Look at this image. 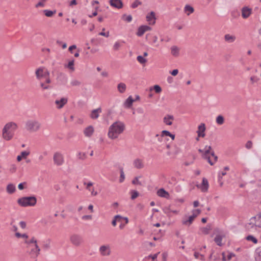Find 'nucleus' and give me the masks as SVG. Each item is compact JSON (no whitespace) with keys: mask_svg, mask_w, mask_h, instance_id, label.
<instances>
[{"mask_svg":"<svg viewBox=\"0 0 261 261\" xmlns=\"http://www.w3.org/2000/svg\"><path fill=\"white\" fill-rule=\"evenodd\" d=\"M257 227L258 226L256 225L254 219L252 218L250 219L249 222L245 225L246 229L250 232H253L256 231Z\"/></svg>","mask_w":261,"mask_h":261,"instance_id":"obj_6","label":"nucleus"},{"mask_svg":"<svg viewBox=\"0 0 261 261\" xmlns=\"http://www.w3.org/2000/svg\"><path fill=\"white\" fill-rule=\"evenodd\" d=\"M19 225H20V227H21L22 228H23V229L25 228V227H26V223H25V222H24V221H21V222L19 223Z\"/></svg>","mask_w":261,"mask_h":261,"instance_id":"obj_54","label":"nucleus"},{"mask_svg":"<svg viewBox=\"0 0 261 261\" xmlns=\"http://www.w3.org/2000/svg\"><path fill=\"white\" fill-rule=\"evenodd\" d=\"M152 89L156 93H160L162 92V88L159 85H155L152 86Z\"/></svg>","mask_w":261,"mask_h":261,"instance_id":"obj_38","label":"nucleus"},{"mask_svg":"<svg viewBox=\"0 0 261 261\" xmlns=\"http://www.w3.org/2000/svg\"><path fill=\"white\" fill-rule=\"evenodd\" d=\"M173 120L174 117L172 115H167L163 118V122L167 125H171Z\"/></svg>","mask_w":261,"mask_h":261,"instance_id":"obj_21","label":"nucleus"},{"mask_svg":"<svg viewBox=\"0 0 261 261\" xmlns=\"http://www.w3.org/2000/svg\"><path fill=\"white\" fill-rule=\"evenodd\" d=\"M93 185V183L91 182H89L88 184H87V189H88L89 191H91L92 195H93L94 196L96 195L97 194V192H94V190H91L90 189V187Z\"/></svg>","mask_w":261,"mask_h":261,"instance_id":"obj_36","label":"nucleus"},{"mask_svg":"<svg viewBox=\"0 0 261 261\" xmlns=\"http://www.w3.org/2000/svg\"><path fill=\"white\" fill-rule=\"evenodd\" d=\"M41 123L36 120H29L25 123L27 130L30 132H36L41 128Z\"/></svg>","mask_w":261,"mask_h":261,"instance_id":"obj_4","label":"nucleus"},{"mask_svg":"<svg viewBox=\"0 0 261 261\" xmlns=\"http://www.w3.org/2000/svg\"><path fill=\"white\" fill-rule=\"evenodd\" d=\"M137 60L139 62H140L141 64H145L147 62V60L141 56H139L137 58Z\"/></svg>","mask_w":261,"mask_h":261,"instance_id":"obj_39","label":"nucleus"},{"mask_svg":"<svg viewBox=\"0 0 261 261\" xmlns=\"http://www.w3.org/2000/svg\"><path fill=\"white\" fill-rule=\"evenodd\" d=\"M17 125L13 122H10L6 123L2 129V138L6 141H10L13 138L14 134L12 130H15L17 128Z\"/></svg>","mask_w":261,"mask_h":261,"instance_id":"obj_2","label":"nucleus"},{"mask_svg":"<svg viewBox=\"0 0 261 261\" xmlns=\"http://www.w3.org/2000/svg\"><path fill=\"white\" fill-rule=\"evenodd\" d=\"M142 4V3L138 0H135V2L132 4V8H137L139 5H140Z\"/></svg>","mask_w":261,"mask_h":261,"instance_id":"obj_43","label":"nucleus"},{"mask_svg":"<svg viewBox=\"0 0 261 261\" xmlns=\"http://www.w3.org/2000/svg\"><path fill=\"white\" fill-rule=\"evenodd\" d=\"M24 243L25 244H31V243H34L35 244V248L37 249L36 256H37L39 254L40 251V249L39 248L38 245L37 244V240L35 239L34 237H33L29 241L25 240Z\"/></svg>","mask_w":261,"mask_h":261,"instance_id":"obj_16","label":"nucleus"},{"mask_svg":"<svg viewBox=\"0 0 261 261\" xmlns=\"http://www.w3.org/2000/svg\"><path fill=\"white\" fill-rule=\"evenodd\" d=\"M131 199L132 200H134L139 196V193L135 190H133L131 191Z\"/></svg>","mask_w":261,"mask_h":261,"instance_id":"obj_40","label":"nucleus"},{"mask_svg":"<svg viewBox=\"0 0 261 261\" xmlns=\"http://www.w3.org/2000/svg\"><path fill=\"white\" fill-rule=\"evenodd\" d=\"M171 54L173 56L177 57L179 54V49L177 47L173 46L171 47Z\"/></svg>","mask_w":261,"mask_h":261,"instance_id":"obj_32","label":"nucleus"},{"mask_svg":"<svg viewBox=\"0 0 261 261\" xmlns=\"http://www.w3.org/2000/svg\"><path fill=\"white\" fill-rule=\"evenodd\" d=\"M76 48V46L75 45H71L69 47V50L70 51V52H72V50L74 49H75Z\"/></svg>","mask_w":261,"mask_h":261,"instance_id":"obj_58","label":"nucleus"},{"mask_svg":"<svg viewBox=\"0 0 261 261\" xmlns=\"http://www.w3.org/2000/svg\"><path fill=\"white\" fill-rule=\"evenodd\" d=\"M40 86L43 90H47L50 88V86L44 83H41Z\"/></svg>","mask_w":261,"mask_h":261,"instance_id":"obj_44","label":"nucleus"},{"mask_svg":"<svg viewBox=\"0 0 261 261\" xmlns=\"http://www.w3.org/2000/svg\"><path fill=\"white\" fill-rule=\"evenodd\" d=\"M19 189L23 190L24 189L23 184L22 183L19 184L18 186Z\"/></svg>","mask_w":261,"mask_h":261,"instance_id":"obj_64","label":"nucleus"},{"mask_svg":"<svg viewBox=\"0 0 261 261\" xmlns=\"http://www.w3.org/2000/svg\"><path fill=\"white\" fill-rule=\"evenodd\" d=\"M151 28L147 25H141L138 28V32L137 33V35L138 36H142L144 33L147 31L151 30Z\"/></svg>","mask_w":261,"mask_h":261,"instance_id":"obj_12","label":"nucleus"},{"mask_svg":"<svg viewBox=\"0 0 261 261\" xmlns=\"http://www.w3.org/2000/svg\"><path fill=\"white\" fill-rule=\"evenodd\" d=\"M30 154V152L29 151H22L21 152V156L24 158V159H25L26 157L29 155Z\"/></svg>","mask_w":261,"mask_h":261,"instance_id":"obj_50","label":"nucleus"},{"mask_svg":"<svg viewBox=\"0 0 261 261\" xmlns=\"http://www.w3.org/2000/svg\"><path fill=\"white\" fill-rule=\"evenodd\" d=\"M216 122L219 125H222L224 122V118L222 115H219L216 118Z\"/></svg>","mask_w":261,"mask_h":261,"instance_id":"obj_34","label":"nucleus"},{"mask_svg":"<svg viewBox=\"0 0 261 261\" xmlns=\"http://www.w3.org/2000/svg\"><path fill=\"white\" fill-rule=\"evenodd\" d=\"M170 73L173 76H176L178 73V70L177 69H174L172 70Z\"/></svg>","mask_w":261,"mask_h":261,"instance_id":"obj_53","label":"nucleus"},{"mask_svg":"<svg viewBox=\"0 0 261 261\" xmlns=\"http://www.w3.org/2000/svg\"><path fill=\"white\" fill-rule=\"evenodd\" d=\"M252 218L254 219L256 225L258 226V228H261V213L257 214Z\"/></svg>","mask_w":261,"mask_h":261,"instance_id":"obj_24","label":"nucleus"},{"mask_svg":"<svg viewBox=\"0 0 261 261\" xmlns=\"http://www.w3.org/2000/svg\"><path fill=\"white\" fill-rule=\"evenodd\" d=\"M124 178H125L124 173L123 169H121L120 170V179H119L120 182H123Z\"/></svg>","mask_w":261,"mask_h":261,"instance_id":"obj_45","label":"nucleus"},{"mask_svg":"<svg viewBox=\"0 0 261 261\" xmlns=\"http://www.w3.org/2000/svg\"><path fill=\"white\" fill-rule=\"evenodd\" d=\"M6 190L8 193L12 194L15 191L16 188L13 184H10L7 185Z\"/></svg>","mask_w":261,"mask_h":261,"instance_id":"obj_27","label":"nucleus"},{"mask_svg":"<svg viewBox=\"0 0 261 261\" xmlns=\"http://www.w3.org/2000/svg\"><path fill=\"white\" fill-rule=\"evenodd\" d=\"M195 218V216H191L189 217L188 219L187 220H183L182 221V224L185 225H188L189 226L193 221L194 219Z\"/></svg>","mask_w":261,"mask_h":261,"instance_id":"obj_25","label":"nucleus"},{"mask_svg":"<svg viewBox=\"0 0 261 261\" xmlns=\"http://www.w3.org/2000/svg\"><path fill=\"white\" fill-rule=\"evenodd\" d=\"M101 112V108L93 110L91 113L90 117L92 119H97L99 116V113Z\"/></svg>","mask_w":261,"mask_h":261,"instance_id":"obj_22","label":"nucleus"},{"mask_svg":"<svg viewBox=\"0 0 261 261\" xmlns=\"http://www.w3.org/2000/svg\"><path fill=\"white\" fill-rule=\"evenodd\" d=\"M71 84L73 86H79L81 84V83L77 80H74L71 82Z\"/></svg>","mask_w":261,"mask_h":261,"instance_id":"obj_48","label":"nucleus"},{"mask_svg":"<svg viewBox=\"0 0 261 261\" xmlns=\"http://www.w3.org/2000/svg\"><path fill=\"white\" fill-rule=\"evenodd\" d=\"M110 4L113 7L121 9L123 7V3L121 0H110Z\"/></svg>","mask_w":261,"mask_h":261,"instance_id":"obj_10","label":"nucleus"},{"mask_svg":"<svg viewBox=\"0 0 261 261\" xmlns=\"http://www.w3.org/2000/svg\"><path fill=\"white\" fill-rule=\"evenodd\" d=\"M54 164L57 166H62L64 163L63 155L59 152H56L53 155Z\"/></svg>","mask_w":261,"mask_h":261,"instance_id":"obj_5","label":"nucleus"},{"mask_svg":"<svg viewBox=\"0 0 261 261\" xmlns=\"http://www.w3.org/2000/svg\"><path fill=\"white\" fill-rule=\"evenodd\" d=\"M133 165L137 169H141L144 168V165L143 160L140 159H136L133 162Z\"/></svg>","mask_w":261,"mask_h":261,"instance_id":"obj_14","label":"nucleus"},{"mask_svg":"<svg viewBox=\"0 0 261 261\" xmlns=\"http://www.w3.org/2000/svg\"><path fill=\"white\" fill-rule=\"evenodd\" d=\"M94 129L93 126L90 125L84 130V134L87 137L90 138L93 134Z\"/></svg>","mask_w":261,"mask_h":261,"instance_id":"obj_13","label":"nucleus"},{"mask_svg":"<svg viewBox=\"0 0 261 261\" xmlns=\"http://www.w3.org/2000/svg\"><path fill=\"white\" fill-rule=\"evenodd\" d=\"M17 202L23 207L33 206L36 204L37 199L35 196L23 197L18 199Z\"/></svg>","mask_w":261,"mask_h":261,"instance_id":"obj_3","label":"nucleus"},{"mask_svg":"<svg viewBox=\"0 0 261 261\" xmlns=\"http://www.w3.org/2000/svg\"><path fill=\"white\" fill-rule=\"evenodd\" d=\"M211 229V228L210 225H207L206 227L202 228L201 229V231L203 233L207 234L209 233V230Z\"/></svg>","mask_w":261,"mask_h":261,"instance_id":"obj_42","label":"nucleus"},{"mask_svg":"<svg viewBox=\"0 0 261 261\" xmlns=\"http://www.w3.org/2000/svg\"><path fill=\"white\" fill-rule=\"evenodd\" d=\"M35 74L38 80H40L41 78L44 76V71L43 68H39L37 69L35 71Z\"/></svg>","mask_w":261,"mask_h":261,"instance_id":"obj_23","label":"nucleus"},{"mask_svg":"<svg viewBox=\"0 0 261 261\" xmlns=\"http://www.w3.org/2000/svg\"><path fill=\"white\" fill-rule=\"evenodd\" d=\"M167 257V253H163L162 254L163 261H166Z\"/></svg>","mask_w":261,"mask_h":261,"instance_id":"obj_57","label":"nucleus"},{"mask_svg":"<svg viewBox=\"0 0 261 261\" xmlns=\"http://www.w3.org/2000/svg\"><path fill=\"white\" fill-rule=\"evenodd\" d=\"M184 11L185 13L188 12V13H187V15L189 16L190 14V13H192L194 12V9L192 6L187 5L185 7Z\"/></svg>","mask_w":261,"mask_h":261,"instance_id":"obj_31","label":"nucleus"},{"mask_svg":"<svg viewBox=\"0 0 261 261\" xmlns=\"http://www.w3.org/2000/svg\"><path fill=\"white\" fill-rule=\"evenodd\" d=\"M45 15L47 17H51L56 12V11H50L48 10H45L43 11Z\"/></svg>","mask_w":261,"mask_h":261,"instance_id":"obj_35","label":"nucleus"},{"mask_svg":"<svg viewBox=\"0 0 261 261\" xmlns=\"http://www.w3.org/2000/svg\"><path fill=\"white\" fill-rule=\"evenodd\" d=\"M114 217L115 219L117 220V221H120L121 219H123V217L120 215H116Z\"/></svg>","mask_w":261,"mask_h":261,"instance_id":"obj_56","label":"nucleus"},{"mask_svg":"<svg viewBox=\"0 0 261 261\" xmlns=\"http://www.w3.org/2000/svg\"><path fill=\"white\" fill-rule=\"evenodd\" d=\"M126 89V85L123 83H120L117 85V89L118 91L120 93H124Z\"/></svg>","mask_w":261,"mask_h":261,"instance_id":"obj_26","label":"nucleus"},{"mask_svg":"<svg viewBox=\"0 0 261 261\" xmlns=\"http://www.w3.org/2000/svg\"><path fill=\"white\" fill-rule=\"evenodd\" d=\"M252 144H252V141H248L247 142V143H246V144L245 145V147H246V148L249 149L252 148Z\"/></svg>","mask_w":261,"mask_h":261,"instance_id":"obj_49","label":"nucleus"},{"mask_svg":"<svg viewBox=\"0 0 261 261\" xmlns=\"http://www.w3.org/2000/svg\"><path fill=\"white\" fill-rule=\"evenodd\" d=\"M117 221V219H115V217L113 218V220L112 221V224L113 226H115L116 225V222Z\"/></svg>","mask_w":261,"mask_h":261,"instance_id":"obj_59","label":"nucleus"},{"mask_svg":"<svg viewBox=\"0 0 261 261\" xmlns=\"http://www.w3.org/2000/svg\"><path fill=\"white\" fill-rule=\"evenodd\" d=\"M233 256H234V254L233 253H229L227 256L228 260H230Z\"/></svg>","mask_w":261,"mask_h":261,"instance_id":"obj_63","label":"nucleus"},{"mask_svg":"<svg viewBox=\"0 0 261 261\" xmlns=\"http://www.w3.org/2000/svg\"><path fill=\"white\" fill-rule=\"evenodd\" d=\"M157 195L161 197H164L166 198H169V194L168 192L166 191L164 189L161 188L160 189L157 191Z\"/></svg>","mask_w":261,"mask_h":261,"instance_id":"obj_20","label":"nucleus"},{"mask_svg":"<svg viewBox=\"0 0 261 261\" xmlns=\"http://www.w3.org/2000/svg\"><path fill=\"white\" fill-rule=\"evenodd\" d=\"M99 35L108 37L109 36V32H108L107 33H105V32H102L100 33Z\"/></svg>","mask_w":261,"mask_h":261,"instance_id":"obj_52","label":"nucleus"},{"mask_svg":"<svg viewBox=\"0 0 261 261\" xmlns=\"http://www.w3.org/2000/svg\"><path fill=\"white\" fill-rule=\"evenodd\" d=\"M120 43L119 42H116L113 45V49L115 50H117L120 48Z\"/></svg>","mask_w":261,"mask_h":261,"instance_id":"obj_47","label":"nucleus"},{"mask_svg":"<svg viewBox=\"0 0 261 261\" xmlns=\"http://www.w3.org/2000/svg\"><path fill=\"white\" fill-rule=\"evenodd\" d=\"M140 177H136L134 178V179L132 180V184L134 185H141V183L139 181V178Z\"/></svg>","mask_w":261,"mask_h":261,"instance_id":"obj_46","label":"nucleus"},{"mask_svg":"<svg viewBox=\"0 0 261 261\" xmlns=\"http://www.w3.org/2000/svg\"><path fill=\"white\" fill-rule=\"evenodd\" d=\"M161 137L164 136H169L171 138L172 140H173L175 139V135L173 134H172L168 130H163L161 133Z\"/></svg>","mask_w":261,"mask_h":261,"instance_id":"obj_29","label":"nucleus"},{"mask_svg":"<svg viewBox=\"0 0 261 261\" xmlns=\"http://www.w3.org/2000/svg\"><path fill=\"white\" fill-rule=\"evenodd\" d=\"M205 129V126L204 123H201L198 126V130L197 132L198 137H204L205 136L204 132Z\"/></svg>","mask_w":261,"mask_h":261,"instance_id":"obj_19","label":"nucleus"},{"mask_svg":"<svg viewBox=\"0 0 261 261\" xmlns=\"http://www.w3.org/2000/svg\"><path fill=\"white\" fill-rule=\"evenodd\" d=\"M135 101V100L133 99L131 96H129L128 98L125 100L124 105L127 108H130L132 106L133 103Z\"/></svg>","mask_w":261,"mask_h":261,"instance_id":"obj_28","label":"nucleus"},{"mask_svg":"<svg viewBox=\"0 0 261 261\" xmlns=\"http://www.w3.org/2000/svg\"><path fill=\"white\" fill-rule=\"evenodd\" d=\"M124 124L120 121H116L110 126L108 136L112 139L117 138L118 135L124 129Z\"/></svg>","mask_w":261,"mask_h":261,"instance_id":"obj_1","label":"nucleus"},{"mask_svg":"<svg viewBox=\"0 0 261 261\" xmlns=\"http://www.w3.org/2000/svg\"><path fill=\"white\" fill-rule=\"evenodd\" d=\"M246 240L248 241H251L254 244H256L257 243V240L252 236H248L246 237Z\"/></svg>","mask_w":261,"mask_h":261,"instance_id":"obj_41","label":"nucleus"},{"mask_svg":"<svg viewBox=\"0 0 261 261\" xmlns=\"http://www.w3.org/2000/svg\"><path fill=\"white\" fill-rule=\"evenodd\" d=\"M74 60H72L70 61L68 63V65H65V67L68 68L69 69H70L72 71H73L74 70Z\"/></svg>","mask_w":261,"mask_h":261,"instance_id":"obj_37","label":"nucleus"},{"mask_svg":"<svg viewBox=\"0 0 261 261\" xmlns=\"http://www.w3.org/2000/svg\"><path fill=\"white\" fill-rule=\"evenodd\" d=\"M92 218V216L91 215H85L83 217V219H91Z\"/></svg>","mask_w":261,"mask_h":261,"instance_id":"obj_61","label":"nucleus"},{"mask_svg":"<svg viewBox=\"0 0 261 261\" xmlns=\"http://www.w3.org/2000/svg\"><path fill=\"white\" fill-rule=\"evenodd\" d=\"M44 6V4L43 2H39L36 5V7H43Z\"/></svg>","mask_w":261,"mask_h":261,"instance_id":"obj_60","label":"nucleus"},{"mask_svg":"<svg viewBox=\"0 0 261 261\" xmlns=\"http://www.w3.org/2000/svg\"><path fill=\"white\" fill-rule=\"evenodd\" d=\"M70 241L73 245L75 246H79L82 243L83 240L80 236L74 234L71 236Z\"/></svg>","mask_w":261,"mask_h":261,"instance_id":"obj_7","label":"nucleus"},{"mask_svg":"<svg viewBox=\"0 0 261 261\" xmlns=\"http://www.w3.org/2000/svg\"><path fill=\"white\" fill-rule=\"evenodd\" d=\"M236 38L234 36L230 35L229 34H226L224 36L225 40L230 43L234 42Z\"/></svg>","mask_w":261,"mask_h":261,"instance_id":"obj_30","label":"nucleus"},{"mask_svg":"<svg viewBox=\"0 0 261 261\" xmlns=\"http://www.w3.org/2000/svg\"><path fill=\"white\" fill-rule=\"evenodd\" d=\"M125 20L127 22H130L132 20V17L130 15L127 16Z\"/></svg>","mask_w":261,"mask_h":261,"instance_id":"obj_62","label":"nucleus"},{"mask_svg":"<svg viewBox=\"0 0 261 261\" xmlns=\"http://www.w3.org/2000/svg\"><path fill=\"white\" fill-rule=\"evenodd\" d=\"M208 182L205 178H203L202 184H200V190L203 192H206L208 189Z\"/></svg>","mask_w":261,"mask_h":261,"instance_id":"obj_18","label":"nucleus"},{"mask_svg":"<svg viewBox=\"0 0 261 261\" xmlns=\"http://www.w3.org/2000/svg\"><path fill=\"white\" fill-rule=\"evenodd\" d=\"M205 148L206 149V150L203 153V157L207 160L208 162L210 163L211 165H213L214 163L211 161L210 157L208 155V154L210 153V150L212 149L211 146H206Z\"/></svg>","mask_w":261,"mask_h":261,"instance_id":"obj_15","label":"nucleus"},{"mask_svg":"<svg viewBox=\"0 0 261 261\" xmlns=\"http://www.w3.org/2000/svg\"><path fill=\"white\" fill-rule=\"evenodd\" d=\"M67 102V99L64 97L62 98L60 100H56L55 101V103L57 106V107L59 109L62 108Z\"/></svg>","mask_w":261,"mask_h":261,"instance_id":"obj_17","label":"nucleus"},{"mask_svg":"<svg viewBox=\"0 0 261 261\" xmlns=\"http://www.w3.org/2000/svg\"><path fill=\"white\" fill-rule=\"evenodd\" d=\"M101 255L103 256H109L111 254V249L109 245H103L101 246L99 249Z\"/></svg>","mask_w":261,"mask_h":261,"instance_id":"obj_8","label":"nucleus"},{"mask_svg":"<svg viewBox=\"0 0 261 261\" xmlns=\"http://www.w3.org/2000/svg\"><path fill=\"white\" fill-rule=\"evenodd\" d=\"M222 238H223V236H220V235H217L214 239L215 242L219 246H221L222 245V244L221 243V241H222Z\"/></svg>","mask_w":261,"mask_h":261,"instance_id":"obj_33","label":"nucleus"},{"mask_svg":"<svg viewBox=\"0 0 261 261\" xmlns=\"http://www.w3.org/2000/svg\"><path fill=\"white\" fill-rule=\"evenodd\" d=\"M252 9L248 7H244L242 9V16L243 18H247L251 14Z\"/></svg>","mask_w":261,"mask_h":261,"instance_id":"obj_11","label":"nucleus"},{"mask_svg":"<svg viewBox=\"0 0 261 261\" xmlns=\"http://www.w3.org/2000/svg\"><path fill=\"white\" fill-rule=\"evenodd\" d=\"M156 17L155 16V13L151 11L146 16V20L149 22V24L150 25H153L155 23Z\"/></svg>","mask_w":261,"mask_h":261,"instance_id":"obj_9","label":"nucleus"},{"mask_svg":"<svg viewBox=\"0 0 261 261\" xmlns=\"http://www.w3.org/2000/svg\"><path fill=\"white\" fill-rule=\"evenodd\" d=\"M201 212V211L199 209H197V210H194L193 211V216H195V218Z\"/></svg>","mask_w":261,"mask_h":261,"instance_id":"obj_51","label":"nucleus"},{"mask_svg":"<svg viewBox=\"0 0 261 261\" xmlns=\"http://www.w3.org/2000/svg\"><path fill=\"white\" fill-rule=\"evenodd\" d=\"M250 81L252 84H253L255 82H256L258 81V79L255 78V76H251L250 77Z\"/></svg>","mask_w":261,"mask_h":261,"instance_id":"obj_55","label":"nucleus"}]
</instances>
